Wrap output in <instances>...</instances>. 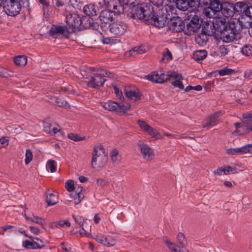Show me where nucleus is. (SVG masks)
<instances>
[{
	"label": "nucleus",
	"mask_w": 252,
	"mask_h": 252,
	"mask_svg": "<svg viewBox=\"0 0 252 252\" xmlns=\"http://www.w3.org/2000/svg\"><path fill=\"white\" fill-rule=\"evenodd\" d=\"M246 153L252 154V144L245 145Z\"/></svg>",
	"instance_id": "774afa93"
},
{
	"label": "nucleus",
	"mask_w": 252,
	"mask_h": 252,
	"mask_svg": "<svg viewBox=\"0 0 252 252\" xmlns=\"http://www.w3.org/2000/svg\"><path fill=\"white\" fill-rule=\"evenodd\" d=\"M247 114H246V115H244V117H243V118L244 119V121L243 122V125H242V124L240 123H236L234 124V125L236 128V129L235 130L236 132H238V131H237V130H238V128H240V127H243V129H244L245 128H246V129L249 130V131H251L250 130L248 129L247 128V127L245 126V122H246V119H245V117L246 116Z\"/></svg>",
	"instance_id": "603ef678"
},
{
	"label": "nucleus",
	"mask_w": 252,
	"mask_h": 252,
	"mask_svg": "<svg viewBox=\"0 0 252 252\" xmlns=\"http://www.w3.org/2000/svg\"><path fill=\"white\" fill-rule=\"evenodd\" d=\"M102 106L109 111L116 113L117 114L123 113H126V111L129 110L131 106L129 103L126 105L122 103H118L115 101L109 100L105 102L102 103Z\"/></svg>",
	"instance_id": "0eeeda50"
},
{
	"label": "nucleus",
	"mask_w": 252,
	"mask_h": 252,
	"mask_svg": "<svg viewBox=\"0 0 252 252\" xmlns=\"http://www.w3.org/2000/svg\"><path fill=\"white\" fill-rule=\"evenodd\" d=\"M108 29L110 32L116 35L120 36L124 34L126 30V26L122 22H113L109 24Z\"/></svg>",
	"instance_id": "ddd939ff"
},
{
	"label": "nucleus",
	"mask_w": 252,
	"mask_h": 252,
	"mask_svg": "<svg viewBox=\"0 0 252 252\" xmlns=\"http://www.w3.org/2000/svg\"><path fill=\"white\" fill-rule=\"evenodd\" d=\"M68 137L74 141L77 142L79 141L84 140L85 139V137H80L78 134L73 133H70L68 134Z\"/></svg>",
	"instance_id": "4c0bfd02"
},
{
	"label": "nucleus",
	"mask_w": 252,
	"mask_h": 252,
	"mask_svg": "<svg viewBox=\"0 0 252 252\" xmlns=\"http://www.w3.org/2000/svg\"><path fill=\"white\" fill-rule=\"evenodd\" d=\"M14 75V72L10 70L0 67V76L3 78H8Z\"/></svg>",
	"instance_id": "c85d7f7f"
},
{
	"label": "nucleus",
	"mask_w": 252,
	"mask_h": 252,
	"mask_svg": "<svg viewBox=\"0 0 252 252\" xmlns=\"http://www.w3.org/2000/svg\"><path fill=\"white\" fill-rule=\"evenodd\" d=\"M226 153L230 155H241L246 154L245 145L240 148L228 149L226 150Z\"/></svg>",
	"instance_id": "4be33fe9"
},
{
	"label": "nucleus",
	"mask_w": 252,
	"mask_h": 252,
	"mask_svg": "<svg viewBox=\"0 0 252 252\" xmlns=\"http://www.w3.org/2000/svg\"><path fill=\"white\" fill-rule=\"evenodd\" d=\"M219 51L220 56L224 57L228 54L229 50L225 45H222L219 47Z\"/></svg>",
	"instance_id": "09e8293b"
},
{
	"label": "nucleus",
	"mask_w": 252,
	"mask_h": 252,
	"mask_svg": "<svg viewBox=\"0 0 252 252\" xmlns=\"http://www.w3.org/2000/svg\"><path fill=\"white\" fill-rule=\"evenodd\" d=\"M44 127L45 129V131H48L49 132L52 128V124L48 122H44Z\"/></svg>",
	"instance_id": "0e129e2a"
},
{
	"label": "nucleus",
	"mask_w": 252,
	"mask_h": 252,
	"mask_svg": "<svg viewBox=\"0 0 252 252\" xmlns=\"http://www.w3.org/2000/svg\"><path fill=\"white\" fill-rule=\"evenodd\" d=\"M169 249L174 252H178L179 250H180L179 247L174 243L171 242L167 246Z\"/></svg>",
	"instance_id": "864d4df0"
},
{
	"label": "nucleus",
	"mask_w": 252,
	"mask_h": 252,
	"mask_svg": "<svg viewBox=\"0 0 252 252\" xmlns=\"http://www.w3.org/2000/svg\"><path fill=\"white\" fill-rule=\"evenodd\" d=\"M235 72V70L231 68H227L226 67L218 70V73L220 76H224L226 75H230Z\"/></svg>",
	"instance_id": "473e14b6"
},
{
	"label": "nucleus",
	"mask_w": 252,
	"mask_h": 252,
	"mask_svg": "<svg viewBox=\"0 0 252 252\" xmlns=\"http://www.w3.org/2000/svg\"><path fill=\"white\" fill-rule=\"evenodd\" d=\"M210 28L211 30H209L205 26L202 27L201 32L195 39L198 44L205 45L208 40V36L214 35L216 38L220 37L224 42H232L242 31V24L239 20H232L227 22L225 19L221 17L215 19Z\"/></svg>",
	"instance_id": "f257e3e1"
},
{
	"label": "nucleus",
	"mask_w": 252,
	"mask_h": 252,
	"mask_svg": "<svg viewBox=\"0 0 252 252\" xmlns=\"http://www.w3.org/2000/svg\"><path fill=\"white\" fill-rule=\"evenodd\" d=\"M103 238L104 235L102 234H98L93 237V238L95 239L98 243L103 245Z\"/></svg>",
	"instance_id": "5fc2aeb1"
},
{
	"label": "nucleus",
	"mask_w": 252,
	"mask_h": 252,
	"mask_svg": "<svg viewBox=\"0 0 252 252\" xmlns=\"http://www.w3.org/2000/svg\"><path fill=\"white\" fill-rule=\"evenodd\" d=\"M55 163V161L52 159L49 160L47 162L48 168L50 169L51 172H54L56 170Z\"/></svg>",
	"instance_id": "49530a36"
},
{
	"label": "nucleus",
	"mask_w": 252,
	"mask_h": 252,
	"mask_svg": "<svg viewBox=\"0 0 252 252\" xmlns=\"http://www.w3.org/2000/svg\"><path fill=\"white\" fill-rule=\"evenodd\" d=\"M72 217L74 219L75 223L79 225V226L82 228V230L79 231L80 233L82 235L83 233H84L86 236L90 235V234L89 232H87L84 228V219L81 216L75 217L73 215H72Z\"/></svg>",
	"instance_id": "412c9836"
},
{
	"label": "nucleus",
	"mask_w": 252,
	"mask_h": 252,
	"mask_svg": "<svg viewBox=\"0 0 252 252\" xmlns=\"http://www.w3.org/2000/svg\"><path fill=\"white\" fill-rule=\"evenodd\" d=\"M125 94L127 97L134 100V101L140 100L141 98V94L138 91H126V92Z\"/></svg>",
	"instance_id": "b1692460"
},
{
	"label": "nucleus",
	"mask_w": 252,
	"mask_h": 252,
	"mask_svg": "<svg viewBox=\"0 0 252 252\" xmlns=\"http://www.w3.org/2000/svg\"><path fill=\"white\" fill-rule=\"evenodd\" d=\"M71 33L66 25H53L49 30V34L53 38L57 37L58 34H61L65 38H68Z\"/></svg>",
	"instance_id": "9d476101"
},
{
	"label": "nucleus",
	"mask_w": 252,
	"mask_h": 252,
	"mask_svg": "<svg viewBox=\"0 0 252 252\" xmlns=\"http://www.w3.org/2000/svg\"><path fill=\"white\" fill-rule=\"evenodd\" d=\"M242 53L246 56L252 55V46L245 45L242 48Z\"/></svg>",
	"instance_id": "72a5a7b5"
},
{
	"label": "nucleus",
	"mask_w": 252,
	"mask_h": 252,
	"mask_svg": "<svg viewBox=\"0 0 252 252\" xmlns=\"http://www.w3.org/2000/svg\"><path fill=\"white\" fill-rule=\"evenodd\" d=\"M45 201L47 202L48 206H52L57 204L58 202V197L57 194L48 192L45 193Z\"/></svg>",
	"instance_id": "aec40b11"
},
{
	"label": "nucleus",
	"mask_w": 252,
	"mask_h": 252,
	"mask_svg": "<svg viewBox=\"0 0 252 252\" xmlns=\"http://www.w3.org/2000/svg\"><path fill=\"white\" fill-rule=\"evenodd\" d=\"M113 89L114 90V92L115 94H116L117 97L121 101H124L125 100L124 96L123 95V93L119 89L118 87H117L116 86H113Z\"/></svg>",
	"instance_id": "a19ab883"
},
{
	"label": "nucleus",
	"mask_w": 252,
	"mask_h": 252,
	"mask_svg": "<svg viewBox=\"0 0 252 252\" xmlns=\"http://www.w3.org/2000/svg\"><path fill=\"white\" fill-rule=\"evenodd\" d=\"M177 239L181 247L183 249L185 247V244L187 243L185 235L183 233L180 232L177 235Z\"/></svg>",
	"instance_id": "2f4dec72"
},
{
	"label": "nucleus",
	"mask_w": 252,
	"mask_h": 252,
	"mask_svg": "<svg viewBox=\"0 0 252 252\" xmlns=\"http://www.w3.org/2000/svg\"><path fill=\"white\" fill-rule=\"evenodd\" d=\"M25 157V162L27 165L32 160L33 157L32 153L30 149L26 150Z\"/></svg>",
	"instance_id": "e433bc0d"
},
{
	"label": "nucleus",
	"mask_w": 252,
	"mask_h": 252,
	"mask_svg": "<svg viewBox=\"0 0 252 252\" xmlns=\"http://www.w3.org/2000/svg\"><path fill=\"white\" fill-rule=\"evenodd\" d=\"M159 74L156 72H153L151 74H149L145 76V78L155 83V81L158 80L159 78Z\"/></svg>",
	"instance_id": "c9c22d12"
},
{
	"label": "nucleus",
	"mask_w": 252,
	"mask_h": 252,
	"mask_svg": "<svg viewBox=\"0 0 252 252\" xmlns=\"http://www.w3.org/2000/svg\"><path fill=\"white\" fill-rule=\"evenodd\" d=\"M25 218L27 220H30L31 221L35 222L36 223L39 224L41 225V226L44 228V224L42 222V218L32 216V217H29L26 215H25Z\"/></svg>",
	"instance_id": "c756f323"
},
{
	"label": "nucleus",
	"mask_w": 252,
	"mask_h": 252,
	"mask_svg": "<svg viewBox=\"0 0 252 252\" xmlns=\"http://www.w3.org/2000/svg\"><path fill=\"white\" fill-rule=\"evenodd\" d=\"M138 147L143 158L147 160H151L154 157V154L152 149L147 144L139 141Z\"/></svg>",
	"instance_id": "4468645a"
},
{
	"label": "nucleus",
	"mask_w": 252,
	"mask_h": 252,
	"mask_svg": "<svg viewBox=\"0 0 252 252\" xmlns=\"http://www.w3.org/2000/svg\"><path fill=\"white\" fill-rule=\"evenodd\" d=\"M182 2L181 7L180 10L182 11H186L189 8H191L192 11H198V8L200 6L199 0H183Z\"/></svg>",
	"instance_id": "dca6fc26"
},
{
	"label": "nucleus",
	"mask_w": 252,
	"mask_h": 252,
	"mask_svg": "<svg viewBox=\"0 0 252 252\" xmlns=\"http://www.w3.org/2000/svg\"><path fill=\"white\" fill-rule=\"evenodd\" d=\"M13 61L16 65L24 66L27 63V58L25 55H19L15 57Z\"/></svg>",
	"instance_id": "393cba45"
},
{
	"label": "nucleus",
	"mask_w": 252,
	"mask_h": 252,
	"mask_svg": "<svg viewBox=\"0 0 252 252\" xmlns=\"http://www.w3.org/2000/svg\"><path fill=\"white\" fill-rule=\"evenodd\" d=\"M176 9L173 5H166L164 8L155 10L148 25L159 28L168 26L174 32H179L185 30V22L176 16Z\"/></svg>",
	"instance_id": "f03ea898"
},
{
	"label": "nucleus",
	"mask_w": 252,
	"mask_h": 252,
	"mask_svg": "<svg viewBox=\"0 0 252 252\" xmlns=\"http://www.w3.org/2000/svg\"><path fill=\"white\" fill-rule=\"evenodd\" d=\"M65 187L66 190L69 192L72 191L73 190H76L74 182L72 180H68L65 183Z\"/></svg>",
	"instance_id": "ea45409f"
},
{
	"label": "nucleus",
	"mask_w": 252,
	"mask_h": 252,
	"mask_svg": "<svg viewBox=\"0 0 252 252\" xmlns=\"http://www.w3.org/2000/svg\"><path fill=\"white\" fill-rule=\"evenodd\" d=\"M24 241L22 243V246L25 249L31 248L32 249H41L45 246L44 243L39 238L34 237V239Z\"/></svg>",
	"instance_id": "2eb2a0df"
},
{
	"label": "nucleus",
	"mask_w": 252,
	"mask_h": 252,
	"mask_svg": "<svg viewBox=\"0 0 252 252\" xmlns=\"http://www.w3.org/2000/svg\"><path fill=\"white\" fill-rule=\"evenodd\" d=\"M168 79L169 78L176 79L177 80L179 79L180 80L183 79V77L181 74H179L177 72L173 71L170 73L167 74Z\"/></svg>",
	"instance_id": "79ce46f5"
},
{
	"label": "nucleus",
	"mask_w": 252,
	"mask_h": 252,
	"mask_svg": "<svg viewBox=\"0 0 252 252\" xmlns=\"http://www.w3.org/2000/svg\"><path fill=\"white\" fill-rule=\"evenodd\" d=\"M222 172H223L224 174L227 175L226 169L222 167L219 168L216 171H214V173L217 174L218 175H221Z\"/></svg>",
	"instance_id": "680f3d73"
},
{
	"label": "nucleus",
	"mask_w": 252,
	"mask_h": 252,
	"mask_svg": "<svg viewBox=\"0 0 252 252\" xmlns=\"http://www.w3.org/2000/svg\"><path fill=\"white\" fill-rule=\"evenodd\" d=\"M119 154L118 151L114 149L111 152V157L112 161L114 163H118L119 160L118 159L117 156Z\"/></svg>",
	"instance_id": "c03bdc74"
},
{
	"label": "nucleus",
	"mask_w": 252,
	"mask_h": 252,
	"mask_svg": "<svg viewBox=\"0 0 252 252\" xmlns=\"http://www.w3.org/2000/svg\"><path fill=\"white\" fill-rule=\"evenodd\" d=\"M221 13L226 17H229L233 16L235 13L234 5L228 1H225L221 4Z\"/></svg>",
	"instance_id": "a211bd4d"
},
{
	"label": "nucleus",
	"mask_w": 252,
	"mask_h": 252,
	"mask_svg": "<svg viewBox=\"0 0 252 252\" xmlns=\"http://www.w3.org/2000/svg\"><path fill=\"white\" fill-rule=\"evenodd\" d=\"M0 144L1 147H5L8 144V140L4 137H2L0 139Z\"/></svg>",
	"instance_id": "052dcab7"
},
{
	"label": "nucleus",
	"mask_w": 252,
	"mask_h": 252,
	"mask_svg": "<svg viewBox=\"0 0 252 252\" xmlns=\"http://www.w3.org/2000/svg\"><path fill=\"white\" fill-rule=\"evenodd\" d=\"M224 168L226 169V173L227 174H229V173H231L234 174L236 172V168H232L230 166H226Z\"/></svg>",
	"instance_id": "13d9d810"
},
{
	"label": "nucleus",
	"mask_w": 252,
	"mask_h": 252,
	"mask_svg": "<svg viewBox=\"0 0 252 252\" xmlns=\"http://www.w3.org/2000/svg\"><path fill=\"white\" fill-rule=\"evenodd\" d=\"M107 161V156L105 153V149L102 146L94 148L92 154V166L94 168L102 167Z\"/></svg>",
	"instance_id": "39448f33"
},
{
	"label": "nucleus",
	"mask_w": 252,
	"mask_h": 252,
	"mask_svg": "<svg viewBox=\"0 0 252 252\" xmlns=\"http://www.w3.org/2000/svg\"><path fill=\"white\" fill-rule=\"evenodd\" d=\"M55 102L57 105L60 107L66 108L68 105V103L66 101L59 98H56Z\"/></svg>",
	"instance_id": "58836bf2"
},
{
	"label": "nucleus",
	"mask_w": 252,
	"mask_h": 252,
	"mask_svg": "<svg viewBox=\"0 0 252 252\" xmlns=\"http://www.w3.org/2000/svg\"><path fill=\"white\" fill-rule=\"evenodd\" d=\"M202 23V20L200 17L196 15H194L189 22H187V28L185 30L184 33L188 35H190L192 33L197 32L201 28Z\"/></svg>",
	"instance_id": "1a4fd4ad"
},
{
	"label": "nucleus",
	"mask_w": 252,
	"mask_h": 252,
	"mask_svg": "<svg viewBox=\"0 0 252 252\" xmlns=\"http://www.w3.org/2000/svg\"><path fill=\"white\" fill-rule=\"evenodd\" d=\"M65 22L68 29L71 30L70 32H74L76 27L80 25H83L86 28H91L93 30H97L101 33L99 30V25L95 20L89 18H80L78 15L69 14L66 16Z\"/></svg>",
	"instance_id": "20e7f679"
},
{
	"label": "nucleus",
	"mask_w": 252,
	"mask_h": 252,
	"mask_svg": "<svg viewBox=\"0 0 252 252\" xmlns=\"http://www.w3.org/2000/svg\"><path fill=\"white\" fill-rule=\"evenodd\" d=\"M181 80H182L178 79L174 81H173L171 83V84L175 87L179 88V89H180L181 90H184V86L182 82L181 81Z\"/></svg>",
	"instance_id": "de8ad7c7"
},
{
	"label": "nucleus",
	"mask_w": 252,
	"mask_h": 252,
	"mask_svg": "<svg viewBox=\"0 0 252 252\" xmlns=\"http://www.w3.org/2000/svg\"><path fill=\"white\" fill-rule=\"evenodd\" d=\"M220 116V112H217L213 115L209 116L206 120L205 123L203 124V127L207 129H209L215 126L217 124V122L219 120Z\"/></svg>",
	"instance_id": "f3484780"
},
{
	"label": "nucleus",
	"mask_w": 252,
	"mask_h": 252,
	"mask_svg": "<svg viewBox=\"0 0 252 252\" xmlns=\"http://www.w3.org/2000/svg\"><path fill=\"white\" fill-rule=\"evenodd\" d=\"M83 12L86 15L83 18H92L98 22V19L95 18L99 13L98 7L96 5L93 3L86 4L83 7Z\"/></svg>",
	"instance_id": "9b49d317"
},
{
	"label": "nucleus",
	"mask_w": 252,
	"mask_h": 252,
	"mask_svg": "<svg viewBox=\"0 0 252 252\" xmlns=\"http://www.w3.org/2000/svg\"><path fill=\"white\" fill-rule=\"evenodd\" d=\"M58 223L59 226L63 227L65 225L67 227L70 226V223L67 220H61L58 221Z\"/></svg>",
	"instance_id": "6e6d98bb"
},
{
	"label": "nucleus",
	"mask_w": 252,
	"mask_h": 252,
	"mask_svg": "<svg viewBox=\"0 0 252 252\" xmlns=\"http://www.w3.org/2000/svg\"><path fill=\"white\" fill-rule=\"evenodd\" d=\"M159 78L158 80L155 81L156 83H162L168 80L167 74H165L164 73H161L159 74Z\"/></svg>",
	"instance_id": "3c124183"
},
{
	"label": "nucleus",
	"mask_w": 252,
	"mask_h": 252,
	"mask_svg": "<svg viewBox=\"0 0 252 252\" xmlns=\"http://www.w3.org/2000/svg\"><path fill=\"white\" fill-rule=\"evenodd\" d=\"M29 228L30 231L35 235H37L40 233V229L37 227L31 226Z\"/></svg>",
	"instance_id": "bf43d9fd"
},
{
	"label": "nucleus",
	"mask_w": 252,
	"mask_h": 252,
	"mask_svg": "<svg viewBox=\"0 0 252 252\" xmlns=\"http://www.w3.org/2000/svg\"><path fill=\"white\" fill-rule=\"evenodd\" d=\"M83 190L82 187H78L76 190H73L72 191H70L69 195L71 198L75 200V204H78L82 200L83 197H81V192Z\"/></svg>",
	"instance_id": "6ab92c4d"
},
{
	"label": "nucleus",
	"mask_w": 252,
	"mask_h": 252,
	"mask_svg": "<svg viewBox=\"0 0 252 252\" xmlns=\"http://www.w3.org/2000/svg\"><path fill=\"white\" fill-rule=\"evenodd\" d=\"M146 132L154 137H157L159 135L157 130L151 126H150Z\"/></svg>",
	"instance_id": "8fccbe9b"
},
{
	"label": "nucleus",
	"mask_w": 252,
	"mask_h": 252,
	"mask_svg": "<svg viewBox=\"0 0 252 252\" xmlns=\"http://www.w3.org/2000/svg\"><path fill=\"white\" fill-rule=\"evenodd\" d=\"M244 118L246 119L245 126L252 131V114H248Z\"/></svg>",
	"instance_id": "7c9ffc66"
},
{
	"label": "nucleus",
	"mask_w": 252,
	"mask_h": 252,
	"mask_svg": "<svg viewBox=\"0 0 252 252\" xmlns=\"http://www.w3.org/2000/svg\"><path fill=\"white\" fill-rule=\"evenodd\" d=\"M207 52L205 50H197L193 54V58L196 61H202L206 58Z\"/></svg>",
	"instance_id": "5701e85b"
},
{
	"label": "nucleus",
	"mask_w": 252,
	"mask_h": 252,
	"mask_svg": "<svg viewBox=\"0 0 252 252\" xmlns=\"http://www.w3.org/2000/svg\"><path fill=\"white\" fill-rule=\"evenodd\" d=\"M102 73H101V76L103 78V77H107L109 78H112L113 77V74L112 73L108 72L106 70H102Z\"/></svg>",
	"instance_id": "69168bd1"
},
{
	"label": "nucleus",
	"mask_w": 252,
	"mask_h": 252,
	"mask_svg": "<svg viewBox=\"0 0 252 252\" xmlns=\"http://www.w3.org/2000/svg\"><path fill=\"white\" fill-rule=\"evenodd\" d=\"M18 231L22 234H23L24 235L25 237H27L28 238H29L31 240H32L33 239H34V237H32V236H29L28 235H27L26 233V232L24 230L23 228H19Z\"/></svg>",
	"instance_id": "338daca9"
},
{
	"label": "nucleus",
	"mask_w": 252,
	"mask_h": 252,
	"mask_svg": "<svg viewBox=\"0 0 252 252\" xmlns=\"http://www.w3.org/2000/svg\"><path fill=\"white\" fill-rule=\"evenodd\" d=\"M244 27H249V33L250 35L252 37V17L251 19L249 20V19L247 20H244L243 23V28Z\"/></svg>",
	"instance_id": "f704fd0d"
},
{
	"label": "nucleus",
	"mask_w": 252,
	"mask_h": 252,
	"mask_svg": "<svg viewBox=\"0 0 252 252\" xmlns=\"http://www.w3.org/2000/svg\"><path fill=\"white\" fill-rule=\"evenodd\" d=\"M200 3V7L203 8V9H207L210 8L211 6V0H199Z\"/></svg>",
	"instance_id": "37998d69"
},
{
	"label": "nucleus",
	"mask_w": 252,
	"mask_h": 252,
	"mask_svg": "<svg viewBox=\"0 0 252 252\" xmlns=\"http://www.w3.org/2000/svg\"><path fill=\"white\" fill-rule=\"evenodd\" d=\"M3 10L8 16L17 15L21 10V5L18 0H5L3 2Z\"/></svg>",
	"instance_id": "6e6552de"
},
{
	"label": "nucleus",
	"mask_w": 252,
	"mask_h": 252,
	"mask_svg": "<svg viewBox=\"0 0 252 252\" xmlns=\"http://www.w3.org/2000/svg\"><path fill=\"white\" fill-rule=\"evenodd\" d=\"M119 3L120 1L117 0H110L108 2L107 8L99 13V29L102 32H106L108 29L109 24L114 21L116 16L123 14V8Z\"/></svg>",
	"instance_id": "7ed1b4c3"
},
{
	"label": "nucleus",
	"mask_w": 252,
	"mask_h": 252,
	"mask_svg": "<svg viewBox=\"0 0 252 252\" xmlns=\"http://www.w3.org/2000/svg\"><path fill=\"white\" fill-rule=\"evenodd\" d=\"M173 59L171 52L168 48L165 49V51L162 53V57L160 60V62H164L165 63L168 62L172 60Z\"/></svg>",
	"instance_id": "cd10ccee"
},
{
	"label": "nucleus",
	"mask_w": 252,
	"mask_h": 252,
	"mask_svg": "<svg viewBox=\"0 0 252 252\" xmlns=\"http://www.w3.org/2000/svg\"><path fill=\"white\" fill-rule=\"evenodd\" d=\"M61 90L63 91V92L67 94H73L75 92L74 90H72L70 89V88H67V87H61L60 88Z\"/></svg>",
	"instance_id": "e2e57ef3"
},
{
	"label": "nucleus",
	"mask_w": 252,
	"mask_h": 252,
	"mask_svg": "<svg viewBox=\"0 0 252 252\" xmlns=\"http://www.w3.org/2000/svg\"><path fill=\"white\" fill-rule=\"evenodd\" d=\"M101 41L104 44H112L113 42V39L107 37L101 39Z\"/></svg>",
	"instance_id": "4d7b16f0"
},
{
	"label": "nucleus",
	"mask_w": 252,
	"mask_h": 252,
	"mask_svg": "<svg viewBox=\"0 0 252 252\" xmlns=\"http://www.w3.org/2000/svg\"><path fill=\"white\" fill-rule=\"evenodd\" d=\"M137 123L139 125V126L141 127V128L142 129L145 131H146L150 126L145 121H143L139 120L137 121Z\"/></svg>",
	"instance_id": "a18cd8bd"
},
{
	"label": "nucleus",
	"mask_w": 252,
	"mask_h": 252,
	"mask_svg": "<svg viewBox=\"0 0 252 252\" xmlns=\"http://www.w3.org/2000/svg\"><path fill=\"white\" fill-rule=\"evenodd\" d=\"M211 6L210 9L214 12H218L221 10V4L219 0H211Z\"/></svg>",
	"instance_id": "a878e982"
},
{
	"label": "nucleus",
	"mask_w": 252,
	"mask_h": 252,
	"mask_svg": "<svg viewBox=\"0 0 252 252\" xmlns=\"http://www.w3.org/2000/svg\"><path fill=\"white\" fill-rule=\"evenodd\" d=\"M106 79L101 76V73L96 74L94 76H91L90 81L87 82V86L95 89H98L100 87H102L106 82Z\"/></svg>",
	"instance_id": "f8f14e48"
},
{
	"label": "nucleus",
	"mask_w": 252,
	"mask_h": 252,
	"mask_svg": "<svg viewBox=\"0 0 252 252\" xmlns=\"http://www.w3.org/2000/svg\"><path fill=\"white\" fill-rule=\"evenodd\" d=\"M103 241V245L107 247H112L116 244L115 239L110 235H104Z\"/></svg>",
	"instance_id": "bb28decb"
},
{
	"label": "nucleus",
	"mask_w": 252,
	"mask_h": 252,
	"mask_svg": "<svg viewBox=\"0 0 252 252\" xmlns=\"http://www.w3.org/2000/svg\"><path fill=\"white\" fill-rule=\"evenodd\" d=\"M251 6H249L247 3L244 2H238L234 5L235 13H238L240 14V17L238 19H230L227 22H229L232 20H239L242 24L243 27V23L244 20H247L249 19L250 20L252 17V13L250 11Z\"/></svg>",
	"instance_id": "423d86ee"
}]
</instances>
